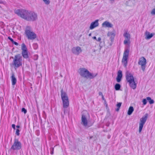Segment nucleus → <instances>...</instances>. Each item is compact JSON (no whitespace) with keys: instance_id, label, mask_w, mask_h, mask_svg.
<instances>
[{"instance_id":"1","label":"nucleus","mask_w":155,"mask_h":155,"mask_svg":"<svg viewBox=\"0 0 155 155\" xmlns=\"http://www.w3.org/2000/svg\"><path fill=\"white\" fill-rule=\"evenodd\" d=\"M13 59L12 62L10 64L11 67H14L15 69L18 68L22 65V58L19 54L15 56L14 57H11Z\"/></svg>"},{"instance_id":"2","label":"nucleus","mask_w":155,"mask_h":155,"mask_svg":"<svg viewBox=\"0 0 155 155\" xmlns=\"http://www.w3.org/2000/svg\"><path fill=\"white\" fill-rule=\"evenodd\" d=\"M79 74L80 75L87 79H92L96 77L97 73H93L90 72L87 69L84 68H80Z\"/></svg>"},{"instance_id":"3","label":"nucleus","mask_w":155,"mask_h":155,"mask_svg":"<svg viewBox=\"0 0 155 155\" xmlns=\"http://www.w3.org/2000/svg\"><path fill=\"white\" fill-rule=\"evenodd\" d=\"M126 78L127 82L129 83L130 87L133 89H135L137 85L133 75L128 71L126 72Z\"/></svg>"},{"instance_id":"4","label":"nucleus","mask_w":155,"mask_h":155,"mask_svg":"<svg viewBox=\"0 0 155 155\" xmlns=\"http://www.w3.org/2000/svg\"><path fill=\"white\" fill-rule=\"evenodd\" d=\"M15 12L18 15L27 20L30 11L22 9H17L15 10Z\"/></svg>"},{"instance_id":"5","label":"nucleus","mask_w":155,"mask_h":155,"mask_svg":"<svg viewBox=\"0 0 155 155\" xmlns=\"http://www.w3.org/2000/svg\"><path fill=\"white\" fill-rule=\"evenodd\" d=\"M25 34L28 38L29 40H34L37 37L36 34L31 31V28L29 26L26 27Z\"/></svg>"},{"instance_id":"6","label":"nucleus","mask_w":155,"mask_h":155,"mask_svg":"<svg viewBox=\"0 0 155 155\" xmlns=\"http://www.w3.org/2000/svg\"><path fill=\"white\" fill-rule=\"evenodd\" d=\"M21 144L18 140L15 138L13 144L12 146L11 149L13 150H18L21 149Z\"/></svg>"},{"instance_id":"7","label":"nucleus","mask_w":155,"mask_h":155,"mask_svg":"<svg viewBox=\"0 0 155 155\" xmlns=\"http://www.w3.org/2000/svg\"><path fill=\"white\" fill-rule=\"evenodd\" d=\"M148 116V114L146 113L144 116H143L140 119V123L139 124V132L140 133L143 129V126L146 122Z\"/></svg>"},{"instance_id":"8","label":"nucleus","mask_w":155,"mask_h":155,"mask_svg":"<svg viewBox=\"0 0 155 155\" xmlns=\"http://www.w3.org/2000/svg\"><path fill=\"white\" fill-rule=\"evenodd\" d=\"M138 64L139 65H141L142 70L144 71L147 64L146 59L143 57H141L139 59Z\"/></svg>"},{"instance_id":"9","label":"nucleus","mask_w":155,"mask_h":155,"mask_svg":"<svg viewBox=\"0 0 155 155\" xmlns=\"http://www.w3.org/2000/svg\"><path fill=\"white\" fill-rule=\"evenodd\" d=\"M37 15L36 13L30 11L28 17L27 18V20L29 21H34L37 19Z\"/></svg>"},{"instance_id":"10","label":"nucleus","mask_w":155,"mask_h":155,"mask_svg":"<svg viewBox=\"0 0 155 155\" xmlns=\"http://www.w3.org/2000/svg\"><path fill=\"white\" fill-rule=\"evenodd\" d=\"M123 36L125 38V40L124 41V44L125 45H126L127 44H130V35L127 32H126L124 33Z\"/></svg>"},{"instance_id":"11","label":"nucleus","mask_w":155,"mask_h":155,"mask_svg":"<svg viewBox=\"0 0 155 155\" xmlns=\"http://www.w3.org/2000/svg\"><path fill=\"white\" fill-rule=\"evenodd\" d=\"M72 52L74 54L78 55L82 52L81 48L79 46L74 47L71 49Z\"/></svg>"},{"instance_id":"12","label":"nucleus","mask_w":155,"mask_h":155,"mask_svg":"<svg viewBox=\"0 0 155 155\" xmlns=\"http://www.w3.org/2000/svg\"><path fill=\"white\" fill-rule=\"evenodd\" d=\"M98 25V20H96L91 23L89 28L90 29L92 30L97 27Z\"/></svg>"},{"instance_id":"13","label":"nucleus","mask_w":155,"mask_h":155,"mask_svg":"<svg viewBox=\"0 0 155 155\" xmlns=\"http://www.w3.org/2000/svg\"><path fill=\"white\" fill-rule=\"evenodd\" d=\"M81 123L85 127L87 125V120L85 115L83 114L82 116Z\"/></svg>"},{"instance_id":"14","label":"nucleus","mask_w":155,"mask_h":155,"mask_svg":"<svg viewBox=\"0 0 155 155\" xmlns=\"http://www.w3.org/2000/svg\"><path fill=\"white\" fill-rule=\"evenodd\" d=\"M63 101V107L66 108L69 106V101L68 98L64 99H62Z\"/></svg>"},{"instance_id":"15","label":"nucleus","mask_w":155,"mask_h":155,"mask_svg":"<svg viewBox=\"0 0 155 155\" xmlns=\"http://www.w3.org/2000/svg\"><path fill=\"white\" fill-rule=\"evenodd\" d=\"M122 77V72L121 70H119L117 73V75L116 78V80L118 82H119L121 80Z\"/></svg>"},{"instance_id":"16","label":"nucleus","mask_w":155,"mask_h":155,"mask_svg":"<svg viewBox=\"0 0 155 155\" xmlns=\"http://www.w3.org/2000/svg\"><path fill=\"white\" fill-rule=\"evenodd\" d=\"M108 36L110 37V39L111 42H113L115 36V34L114 32H109L107 34Z\"/></svg>"},{"instance_id":"17","label":"nucleus","mask_w":155,"mask_h":155,"mask_svg":"<svg viewBox=\"0 0 155 155\" xmlns=\"http://www.w3.org/2000/svg\"><path fill=\"white\" fill-rule=\"evenodd\" d=\"M154 35V33L150 34L149 32L146 31L145 33V35L146 36L145 38L146 39H149L152 38Z\"/></svg>"},{"instance_id":"18","label":"nucleus","mask_w":155,"mask_h":155,"mask_svg":"<svg viewBox=\"0 0 155 155\" xmlns=\"http://www.w3.org/2000/svg\"><path fill=\"white\" fill-rule=\"evenodd\" d=\"M61 97L62 99L68 98L67 94L65 92L63 91V89H62L61 91Z\"/></svg>"},{"instance_id":"19","label":"nucleus","mask_w":155,"mask_h":155,"mask_svg":"<svg viewBox=\"0 0 155 155\" xmlns=\"http://www.w3.org/2000/svg\"><path fill=\"white\" fill-rule=\"evenodd\" d=\"M11 81L12 84L13 85H15L17 82V80L15 77V74L14 73H12L11 77Z\"/></svg>"},{"instance_id":"20","label":"nucleus","mask_w":155,"mask_h":155,"mask_svg":"<svg viewBox=\"0 0 155 155\" xmlns=\"http://www.w3.org/2000/svg\"><path fill=\"white\" fill-rule=\"evenodd\" d=\"M102 26L104 27L108 28H111L112 27V25L109 22L107 21H104L102 24Z\"/></svg>"},{"instance_id":"21","label":"nucleus","mask_w":155,"mask_h":155,"mask_svg":"<svg viewBox=\"0 0 155 155\" xmlns=\"http://www.w3.org/2000/svg\"><path fill=\"white\" fill-rule=\"evenodd\" d=\"M128 58L126 57L123 56L122 62L125 67H126L127 66Z\"/></svg>"},{"instance_id":"22","label":"nucleus","mask_w":155,"mask_h":155,"mask_svg":"<svg viewBox=\"0 0 155 155\" xmlns=\"http://www.w3.org/2000/svg\"><path fill=\"white\" fill-rule=\"evenodd\" d=\"M21 54L22 56L24 58L27 59L28 58V51H22Z\"/></svg>"},{"instance_id":"23","label":"nucleus","mask_w":155,"mask_h":155,"mask_svg":"<svg viewBox=\"0 0 155 155\" xmlns=\"http://www.w3.org/2000/svg\"><path fill=\"white\" fill-rule=\"evenodd\" d=\"M134 110V109L132 106H130L128 109L127 112V114L128 115H131Z\"/></svg>"},{"instance_id":"24","label":"nucleus","mask_w":155,"mask_h":155,"mask_svg":"<svg viewBox=\"0 0 155 155\" xmlns=\"http://www.w3.org/2000/svg\"><path fill=\"white\" fill-rule=\"evenodd\" d=\"M129 50L128 49L125 50L123 54V56L128 57Z\"/></svg>"},{"instance_id":"25","label":"nucleus","mask_w":155,"mask_h":155,"mask_svg":"<svg viewBox=\"0 0 155 155\" xmlns=\"http://www.w3.org/2000/svg\"><path fill=\"white\" fill-rule=\"evenodd\" d=\"M121 87L120 84L118 83H117L115 85L114 88L116 90L118 91L120 90Z\"/></svg>"},{"instance_id":"26","label":"nucleus","mask_w":155,"mask_h":155,"mask_svg":"<svg viewBox=\"0 0 155 155\" xmlns=\"http://www.w3.org/2000/svg\"><path fill=\"white\" fill-rule=\"evenodd\" d=\"M147 100L149 101L150 104H152L154 103V101L150 97H147Z\"/></svg>"},{"instance_id":"27","label":"nucleus","mask_w":155,"mask_h":155,"mask_svg":"<svg viewBox=\"0 0 155 155\" xmlns=\"http://www.w3.org/2000/svg\"><path fill=\"white\" fill-rule=\"evenodd\" d=\"M21 50L22 51H28L27 48L24 43H22L21 45Z\"/></svg>"},{"instance_id":"28","label":"nucleus","mask_w":155,"mask_h":155,"mask_svg":"<svg viewBox=\"0 0 155 155\" xmlns=\"http://www.w3.org/2000/svg\"><path fill=\"white\" fill-rule=\"evenodd\" d=\"M122 104V103L119 102L117 103V104L116 105L117 107V108L116 109V111H118L119 110L120 108L121 107V106Z\"/></svg>"},{"instance_id":"29","label":"nucleus","mask_w":155,"mask_h":155,"mask_svg":"<svg viewBox=\"0 0 155 155\" xmlns=\"http://www.w3.org/2000/svg\"><path fill=\"white\" fill-rule=\"evenodd\" d=\"M33 47L34 49L36 50L37 49L38 47V45L37 43H34L33 45Z\"/></svg>"},{"instance_id":"30","label":"nucleus","mask_w":155,"mask_h":155,"mask_svg":"<svg viewBox=\"0 0 155 155\" xmlns=\"http://www.w3.org/2000/svg\"><path fill=\"white\" fill-rule=\"evenodd\" d=\"M45 3L46 5H48L49 4L50 2L49 0H43Z\"/></svg>"},{"instance_id":"31","label":"nucleus","mask_w":155,"mask_h":155,"mask_svg":"<svg viewBox=\"0 0 155 155\" xmlns=\"http://www.w3.org/2000/svg\"><path fill=\"white\" fill-rule=\"evenodd\" d=\"M147 99H143L142 102H143V104L144 105H146L147 103Z\"/></svg>"},{"instance_id":"32","label":"nucleus","mask_w":155,"mask_h":155,"mask_svg":"<svg viewBox=\"0 0 155 155\" xmlns=\"http://www.w3.org/2000/svg\"><path fill=\"white\" fill-rule=\"evenodd\" d=\"M20 130L18 129H17L16 130L15 134L17 136H19L20 135Z\"/></svg>"},{"instance_id":"33","label":"nucleus","mask_w":155,"mask_h":155,"mask_svg":"<svg viewBox=\"0 0 155 155\" xmlns=\"http://www.w3.org/2000/svg\"><path fill=\"white\" fill-rule=\"evenodd\" d=\"M21 111L25 114L27 112V110L25 108H22L21 109Z\"/></svg>"},{"instance_id":"34","label":"nucleus","mask_w":155,"mask_h":155,"mask_svg":"<svg viewBox=\"0 0 155 155\" xmlns=\"http://www.w3.org/2000/svg\"><path fill=\"white\" fill-rule=\"evenodd\" d=\"M50 150L51 151V154L52 155L54 153V148L53 147H51L50 148Z\"/></svg>"},{"instance_id":"35","label":"nucleus","mask_w":155,"mask_h":155,"mask_svg":"<svg viewBox=\"0 0 155 155\" xmlns=\"http://www.w3.org/2000/svg\"><path fill=\"white\" fill-rule=\"evenodd\" d=\"M151 13L153 15L155 14V8L153 9V10H152Z\"/></svg>"},{"instance_id":"36","label":"nucleus","mask_w":155,"mask_h":155,"mask_svg":"<svg viewBox=\"0 0 155 155\" xmlns=\"http://www.w3.org/2000/svg\"><path fill=\"white\" fill-rule=\"evenodd\" d=\"M8 39L10 40L12 43L14 41L13 39L10 37H8Z\"/></svg>"},{"instance_id":"37","label":"nucleus","mask_w":155,"mask_h":155,"mask_svg":"<svg viewBox=\"0 0 155 155\" xmlns=\"http://www.w3.org/2000/svg\"><path fill=\"white\" fill-rule=\"evenodd\" d=\"M12 43L15 44V45L17 46H18V44L17 42L15 41H13V42Z\"/></svg>"},{"instance_id":"38","label":"nucleus","mask_w":155,"mask_h":155,"mask_svg":"<svg viewBox=\"0 0 155 155\" xmlns=\"http://www.w3.org/2000/svg\"><path fill=\"white\" fill-rule=\"evenodd\" d=\"M15 124H12V127L15 130Z\"/></svg>"},{"instance_id":"39","label":"nucleus","mask_w":155,"mask_h":155,"mask_svg":"<svg viewBox=\"0 0 155 155\" xmlns=\"http://www.w3.org/2000/svg\"><path fill=\"white\" fill-rule=\"evenodd\" d=\"M101 38L100 37H99L96 40L100 42L101 40Z\"/></svg>"},{"instance_id":"40","label":"nucleus","mask_w":155,"mask_h":155,"mask_svg":"<svg viewBox=\"0 0 155 155\" xmlns=\"http://www.w3.org/2000/svg\"><path fill=\"white\" fill-rule=\"evenodd\" d=\"M99 95L100 96H103V95L102 93V92H100L99 93Z\"/></svg>"},{"instance_id":"41","label":"nucleus","mask_w":155,"mask_h":155,"mask_svg":"<svg viewBox=\"0 0 155 155\" xmlns=\"http://www.w3.org/2000/svg\"><path fill=\"white\" fill-rule=\"evenodd\" d=\"M92 38L93 39H95V40H97V39H96V37L95 36H94Z\"/></svg>"},{"instance_id":"42","label":"nucleus","mask_w":155,"mask_h":155,"mask_svg":"<svg viewBox=\"0 0 155 155\" xmlns=\"http://www.w3.org/2000/svg\"><path fill=\"white\" fill-rule=\"evenodd\" d=\"M16 127L18 129L20 128V127L19 125H18L16 126Z\"/></svg>"},{"instance_id":"43","label":"nucleus","mask_w":155,"mask_h":155,"mask_svg":"<svg viewBox=\"0 0 155 155\" xmlns=\"http://www.w3.org/2000/svg\"><path fill=\"white\" fill-rule=\"evenodd\" d=\"M3 3V1L2 0H0V4H2Z\"/></svg>"},{"instance_id":"44","label":"nucleus","mask_w":155,"mask_h":155,"mask_svg":"<svg viewBox=\"0 0 155 155\" xmlns=\"http://www.w3.org/2000/svg\"><path fill=\"white\" fill-rule=\"evenodd\" d=\"M102 100H104L105 99H104V96H102Z\"/></svg>"},{"instance_id":"45","label":"nucleus","mask_w":155,"mask_h":155,"mask_svg":"<svg viewBox=\"0 0 155 155\" xmlns=\"http://www.w3.org/2000/svg\"><path fill=\"white\" fill-rule=\"evenodd\" d=\"M91 33H90V34H89V36H91Z\"/></svg>"},{"instance_id":"46","label":"nucleus","mask_w":155,"mask_h":155,"mask_svg":"<svg viewBox=\"0 0 155 155\" xmlns=\"http://www.w3.org/2000/svg\"><path fill=\"white\" fill-rule=\"evenodd\" d=\"M65 111H66L65 109H64V114H65Z\"/></svg>"},{"instance_id":"47","label":"nucleus","mask_w":155,"mask_h":155,"mask_svg":"<svg viewBox=\"0 0 155 155\" xmlns=\"http://www.w3.org/2000/svg\"><path fill=\"white\" fill-rule=\"evenodd\" d=\"M92 137H92V136L90 137V139H91Z\"/></svg>"}]
</instances>
